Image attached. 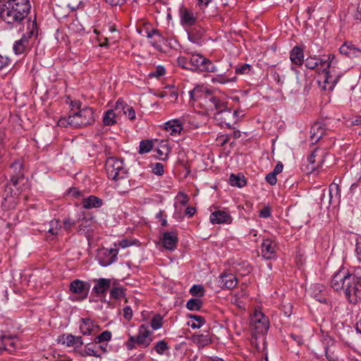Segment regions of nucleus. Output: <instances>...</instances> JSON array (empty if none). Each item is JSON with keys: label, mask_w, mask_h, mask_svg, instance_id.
I'll list each match as a JSON object with an SVG mask.
<instances>
[{"label": "nucleus", "mask_w": 361, "mask_h": 361, "mask_svg": "<svg viewBox=\"0 0 361 361\" xmlns=\"http://www.w3.org/2000/svg\"><path fill=\"white\" fill-rule=\"evenodd\" d=\"M331 287L337 292H343L350 303L361 300V279L348 270L341 269L333 276Z\"/></svg>", "instance_id": "f257e3e1"}, {"label": "nucleus", "mask_w": 361, "mask_h": 361, "mask_svg": "<svg viewBox=\"0 0 361 361\" xmlns=\"http://www.w3.org/2000/svg\"><path fill=\"white\" fill-rule=\"evenodd\" d=\"M29 0H6L1 6L0 15L8 24L21 23L30 11Z\"/></svg>", "instance_id": "f03ea898"}, {"label": "nucleus", "mask_w": 361, "mask_h": 361, "mask_svg": "<svg viewBox=\"0 0 361 361\" xmlns=\"http://www.w3.org/2000/svg\"><path fill=\"white\" fill-rule=\"evenodd\" d=\"M335 59L334 54H329L327 59L321 61L320 67L317 68V72L319 74L318 83L325 90L332 91L341 78V75L335 73L334 70V65L337 63Z\"/></svg>", "instance_id": "7ed1b4c3"}, {"label": "nucleus", "mask_w": 361, "mask_h": 361, "mask_svg": "<svg viewBox=\"0 0 361 361\" xmlns=\"http://www.w3.org/2000/svg\"><path fill=\"white\" fill-rule=\"evenodd\" d=\"M24 171L23 163L21 160H16L10 165V183L6 185L5 188L7 195L15 196L23 191L27 183Z\"/></svg>", "instance_id": "20e7f679"}, {"label": "nucleus", "mask_w": 361, "mask_h": 361, "mask_svg": "<svg viewBox=\"0 0 361 361\" xmlns=\"http://www.w3.org/2000/svg\"><path fill=\"white\" fill-rule=\"evenodd\" d=\"M152 334V331L149 330L147 324H141L138 328L137 335H130L125 342V346L128 350L135 349L137 347L146 348L153 341Z\"/></svg>", "instance_id": "39448f33"}, {"label": "nucleus", "mask_w": 361, "mask_h": 361, "mask_svg": "<svg viewBox=\"0 0 361 361\" xmlns=\"http://www.w3.org/2000/svg\"><path fill=\"white\" fill-rule=\"evenodd\" d=\"M27 29V32L13 44V49L16 54H21L26 52L30 47V42L35 39L38 35L36 20L30 21Z\"/></svg>", "instance_id": "423d86ee"}, {"label": "nucleus", "mask_w": 361, "mask_h": 361, "mask_svg": "<svg viewBox=\"0 0 361 361\" xmlns=\"http://www.w3.org/2000/svg\"><path fill=\"white\" fill-rule=\"evenodd\" d=\"M71 126L82 128L92 125L95 121L94 111L92 108L85 106L70 114Z\"/></svg>", "instance_id": "0eeeda50"}, {"label": "nucleus", "mask_w": 361, "mask_h": 361, "mask_svg": "<svg viewBox=\"0 0 361 361\" xmlns=\"http://www.w3.org/2000/svg\"><path fill=\"white\" fill-rule=\"evenodd\" d=\"M190 64L191 71L199 73H215L218 70L210 59L197 52L190 54Z\"/></svg>", "instance_id": "6e6552de"}, {"label": "nucleus", "mask_w": 361, "mask_h": 361, "mask_svg": "<svg viewBox=\"0 0 361 361\" xmlns=\"http://www.w3.org/2000/svg\"><path fill=\"white\" fill-rule=\"evenodd\" d=\"M105 169L108 178L114 180L123 179L127 174L123 160L114 157L106 159Z\"/></svg>", "instance_id": "1a4fd4ad"}, {"label": "nucleus", "mask_w": 361, "mask_h": 361, "mask_svg": "<svg viewBox=\"0 0 361 361\" xmlns=\"http://www.w3.org/2000/svg\"><path fill=\"white\" fill-rule=\"evenodd\" d=\"M178 14L180 23L183 27H192L197 24L198 14L193 9L181 6Z\"/></svg>", "instance_id": "9d476101"}, {"label": "nucleus", "mask_w": 361, "mask_h": 361, "mask_svg": "<svg viewBox=\"0 0 361 361\" xmlns=\"http://www.w3.org/2000/svg\"><path fill=\"white\" fill-rule=\"evenodd\" d=\"M118 250L117 249L102 248L98 250L97 258L102 267H107L117 260Z\"/></svg>", "instance_id": "9b49d317"}, {"label": "nucleus", "mask_w": 361, "mask_h": 361, "mask_svg": "<svg viewBox=\"0 0 361 361\" xmlns=\"http://www.w3.org/2000/svg\"><path fill=\"white\" fill-rule=\"evenodd\" d=\"M251 324L257 333H263L269 328V320L262 312H256L251 318Z\"/></svg>", "instance_id": "f8f14e48"}, {"label": "nucleus", "mask_w": 361, "mask_h": 361, "mask_svg": "<svg viewBox=\"0 0 361 361\" xmlns=\"http://www.w3.org/2000/svg\"><path fill=\"white\" fill-rule=\"evenodd\" d=\"M206 97V104L208 109L211 111H216V113L221 112L227 109V102L224 99H220L216 96H213L209 92Z\"/></svg>", "instance_id": "ddd939ff"}, {"label": "nucleus", "mask_w": 361, "mask_h": 361, "mask_svg": "<svg viewBox=\"0 0 361 361\" xmlns=\"http://www.w3.org/2000/svg\"><path fill=\"white\" fill-rule=\"evenodd\" d=\"M18 343L16 336L2 335L0 338V352L5 350L13 353L17 348Z\"/></svg>", "instance_id": "4468645a"}, {"label": "nucleus", "mask_w": 361, "mask_h": 361, "mask_svg": "<svg viewBox=\"0 0 361 361\" xmlns=\"http://www.w3.org/2000/svg\"><path fill=\"white\" fill-rule=\"evenodd\" d=\"M238 113V111L233 112L228 108L224 109L221 112L214 114V119L219 123L220 125L231 128L232 123L234 121L235 115Z\"/></svg>", "instance_id": "2eb2a0df"}, {"label": "nucleus", "mask_w": 361, "mask_h": 361, "mask_svg": "<svg viewBox=\"0 0 361 361\" xmlns=\"http://www.w3.org/2000/svg\"><path fill=\"white\" fill-rule=\"evenodd\" d=\"M340 53L350 59L361 56V47H357L352 42H344L339 49Z\"/></svg>", "instance_id": "dca6fc26"}, {"label": "nucleus", "mask_w": 361, "mask_h": 361, "mask_svg": "<svg viewBox=\"0 0 361 361\" xmlns=\"http://www.w3.org/2000/svg\"><path fill=\"white\" fill-rule=\"evenodd\" d=\"M79 328L84 336H90L99 331V326L90 318H82Z\"/></svg>", "instance_id": "f3484780"}, {"label": "nucleus", "mask_w": 361, "mask_h": 361, "mask_svg": "<svg viewBox=\"0 0 361 361\" xmlns=\"http://www.w3.org/2000/svg\"><path fill=\"white\" fill-rule=\"evenodd\" d=\"M209 219L212 224H230L232 222L233 218L228 212L217 210L210 214Z\"/></svg>", "instance_id": "a211bd4d"}, {"label": "nucleus", "mask_w": 361, "mask_h": 361, "mask_svg": "<svg viewBox=\"0 0 361 361\" xmlns=\"http://www.w3.org/2000/svg\"><path fill=\"white\" fill-rule=\"evenodd\" d=\"M162 245L169 250H174L178 242V234L176 231H166L163 233Z\"/></svg>", "instance_id": "6ab92c4d"}, {"label": "nucleus", "mask_w": 361, "mask_h": 361, "mask_svg": "<svg viewBox=\"0 0 361 361\" xmlns=\"http://www.w3.org/2000/svg\"><path fill=\"white\" fill-rule=\"evenodd\" d=\"M218 282L221 288L231 290L235 287L238 283V280L234 274L224 272L220 275Z\"/></svg>", "instance_id": "aec40b11"}, {"label": "nucleus", "mask_w": 361, "mask_h": 361, "mask_svg": "<svg viewBox=\"0 0 361 361\" xmlns=\"http://www.w3.org/2000/svg\"><path fill=\"white\" fill-rule=\"evenodd\" d=\"M262 257L266 259H271L276 256V244L269 238L264 239L261 245Z\"/></svg>", "instance_id": "412c9836"}, {"label": "nucleus", "mask_w": 361, "mask_h": 361, "mask_svg": "<svg viewBox=\"0 0 361 361\" xmlns=\"http://www.w3.org/2000/svg\"><path fill=\"white\" fill-rule=\"evenodd\" d=\"M190 27V28L187 30L188 39L192 43L200 44L205 30L199 25H195Z\"/></svg>", "instance_id": "4be33fe9"}, {"label": "nucleus", "mask_w": 361, "mask_h": 361, "mask_svg": "<svg viewBox=\"0 0 361 361\" xmlns=\"http://www.w3.org/2000/svg\"><path fill=\"white\" fill-rule=\"evenodd\" d=\"M326 128L322 122L314 123L310 129V141L312 144L317 143L325 134Z\"/></svg>", "instance_id": "5701e85b"}, {"label": "nucleus", "mask_w": 361, "mask_h": 361, "mask_svg": "<svg viewBox=\"0 0 361 361\" xmlns=\"http://www.w3.org/2000/svg\"><path fill=\"white\" fill-rule=\"evenodd\" d=\"M95 284L92 288V291L98 296L106 294V291L111 286V279L101 278L94 280Z\"/></svg>", "instance_id": "b1692460"}, {"label": "nucleus", "mask_w": 361, "mask_h": 361, "mask_svg": "<svg viewBox=\"0 0 361 361\" xmlns=\"http://www.w3.org/2000/svg\"><path fill=\"white\" fill-rule=\"evenodd\" d=\"M147 37L152 39L151 44L156 49H161V44L164 42L165 38L158 30L152 29L151 31H147Z\"/></svg>", "instance_id": "393cba45"}, {"label": "nucleus", "mask_w": 361, "mask_h": 361, "mask_svg": "<svg viewBox=\"0 0 361 361\" xmlns=\"http://www.w3.org/2000/svg\"><path fill=\"white\" fill-rule=\"evenodd\" d=\"M77 353L83 357L87 356L101 357V353H98V348L94 342L86 344L83 349L78 350Z\"/></svg>", "instance_id": "a878e982"}, {"label": "nucleus", "mask_w": 361, "mask_h": 361, "mask_svg": "<svg viewBox=\"0 0 361 361\" xmlns=\"http://www.w3.org/2000/svg\"><path fill=\"white\" fill-rule=\"evenodd\" d=\"M102 204L103 200L94 195H90L88 197L83 198L82 200V207L87 209L99 208Z\"/></svg>", "instance_id": "bb28decb"}, {"label": "nucleus", "mask_w": 361, "mask_h": 361, "mask_svg": "<svg viewBox=\"0 0 361 361\" xmlns=\"http://www.w3.org/2000/svg\"><path fill=\"white\" fill-rule=\"evenodd\" d=\"M291 62L297 66H301L304 62V53L302 48L295 46L290 52Z\"/></svg>", "instance_id": "cd10ccee"}, {"label": "nucleus", "mask_w": 361, "mask_h": 361, "mask_svg": "<svg viewBox=\"0 0 361 361\" xmlns=\"http://www.w3.org/2000/svg\"><path fill=\"white\" fill-rule=\"evenodd\" d=\"M165 129L171 135L179 134L183 129L182 122L179 119H174L165 123Z\"/></svg>", "instance_id": "c85d7f7f"}, {"label": "nucleus", "mask_w": 361, "mask_h": 361, "mask_svg": "<svg viewBox=\"0 0 361 361\" xmlns=\"http://www.w3.org/2000/svg\"><path fill=\"white\" fill-rule=\"evenodd\" d=\"M320 150L318 149H314L312 153L308 157V161L312 165V169L315 170L316 168L322 166L324 162L323 154L319 155Z\"/></svg>", "instance_id": "c756f323"}, {"label": "nucleus", "mask_w": 361, "mask_h": 361, "mask_svg": "<svg viewBox=\"0 0 361 361\" xmlns=\"http://www.w3.org/2000/svg\"><path fill=\"white\" fill-rule=\"evenodd\" d=\"M325 292L326 289L323 286L315 284L312 288V295L316 300L322 303H326L327 299Z\"/></svg>", "instance_id": "7c9ffc66"}, {"label": "nucleus", "mask_w": 361, "mask_h": 361, "mask_svg": "<svg viewBox=\"0 0 361 361\" xmlns=\"http://www.w3.org/2000/svg\"><path fill=\"white\" fill-rule=\"evenodd\" d=\"M236 79L237 78L235 76L229 77L226 73L216 74L211 78V82L213 84L226 85L228 83L235 82Z\"/></svg>", "instance_id": "2f4dec72"}, {"label": "nucleus", "mask_w": 361, "mask_h": 361, "mask_svg": "<svg viewBox=\"0 0 361 361\" xmlns=\"http://www.w3.org/2000/svg\"><path fill=\"white\" fill-rule=\"evenodd\" d=\"M118 116L115 110L109 109L104 112L102 121L104 126H111L117 123Z\"/></svg>", "instance_id": "473e14b6"}, {"label": "nucleus", "mask_w": 361, "mask_h": 361, "mask_svg": "<svg viewBox=\"0 0 361 361\" xmlns=\"http://www.w3.org/2000/svg\"><path fill=\"white\" fill-rule=\"evenodd\" d=\"M70 290L77 294L85 293L83 298H85L87 295V291H85V283L79 279H75L71 283Z\"/></svg>", "instance_id": "72a5a7b5"}, {"label": "nucleus", "mask_w": 361, "mask_h": 361, "mask_svg": "<svg viewBox=\"0 0 361 361\" xmlns=\"http://www.w3.org/2000/svg\"><path fill=\"white\" fill-rule=\"evenodd\" d=\"M193 338L195 342L200 348H204L210 344L212 341V338L207 331L204 334H196Z\"/></svg>", "instance_id": "f704fd0d"}, {"label": "nucleus", "mask_w": 361, "mask_h": 361, "mask_svg": "<svg viewBox=\"0 0 361 361\" xmlns=\"http://www.w3.org/2000/svg\"><path fill=\"white\" fill-rule=\"evenodd\" d=\"M77 224H78V233L85 234L89 231V228L92 226V221L90 219L83 217L82 219H79Z\"/></svg>", "instance_id": "c9c22d12"}, {"label": "nucleus", "mask_w": 361, "mask_h": 361, "mask_svg": "<svg viewBox=\"0 0 361 361\" xmlns=\"http://www.w3.org/2000/svg\"><path fill=\"white\" fill-rule=\"evenodd\" d=\"M169 348L170 347L168 342L163 339L156 342L151 351L152 352L154 350L157 354L162 355L165 353L166 351L169 350Z\"/></svg>", "instance_id": "e433bc0d"}, {"label": "nucleus", "mask_w": 361, "mask_h": 361, "mask_svg": "<svg viewBox=\"0 0 361 361\" xmlns=\"http://www.w3.org/2000/svg\"><path fill=\"white\" fill-rule=\"evenodd\" d=\"M230 184L232 186H235L238 188H243L246 185V180L243 176L240 174L235 175L231 174L229 178Z\"/></svg>", "instance_id": "4c0bfd02"}, {"label": "nucleus", "mask_w": 361, "mask_h": 361, "mask_svg": "<svg viewBox=\"0 0 361 361\" xmlns=\"http://www.w3.org/2000/svg\"><path fill=\"white\" fill-rule=\"evenodd\" d=\"M58 342L68 347L74 346L75 336L71 334H64L59 336Z\"/></svg>", "instance_id": "58836bf2"}, {"label": "nucleus", "mask_w": 361, "mask_h": 361, "mask_svg": "<svg viewBox=\"0 0 361 361\" xmlns=\"http://www.w3.org/2000/svg\"><path fill=\"white\" fill-rule=\"evenodd\" d=\"M190 318L195 320V322H188L192 329H199L205 323L204 318L200 315L190 314Z\"/></svg>", "instance_id": "ea45409f"}, {"label": "nucleus", "mask_w": 361, "mask_h": 361, "mask_svg": "<svg viewBox=\"0 0 361 361\" xmlns=\"http://www.w3.org/2000/svg\"><path fill=\"white\" fill-rule=\"evenodd\" d=\"M325 60L317 58L316 56H309L305 60V67L308 69H314L320 66L321 61Z\"/></svg>", "instance_id": "a19ab883"}, {"label": "nucleus", "mask_w": 361, "mask_h": 361, "mask_svg": "<svg viewBox=\"0 0 361 361\" xmlns=\"http://www.w3.org/2000/svg\"><path fill=\"white\" fill-rule=\"evenodd\" d=\"M153 147V142L149 140H142L140 142L139 153L142 154L147 153L152 150Z\"/></svg>", "instance_id": "79ce46f5"}, {"label": "nucleus", "mask_w": 361, "mask_h": 361, "mask_svg": "<svg viewBox=\"0 0 361 361\" xmlns=\"http://www.w3.org/2000/svg\"><path fill=\"white\" fill-rule=\"evenodd\" d=\"M68 29L70 31L79 33L84 30V27L80 20L78 18H74L68 25Z\"/></svg>", "instance_id": "37998d69"}, {"label": "nucleus", "mask_w": 361, "mask_h": 361, "mask_svg": "<svg viewBox=\"0 0 361 361\" xmlns=\"http://www.w3.org/2000/svg\"><path fill=\"white\" fill-rule=\"evenodd\" d=\"M163 326V317L159 314H155L150 321V326L153 330H157Z\"/></svg>", "instance_id": "c03bdc74"}, {"label": "nucleus", "mask_w": 361, "mask_h": 361, "mask_svg": "<svg viewBox=\"0 0 361 361\" xmlns=\"http://www.w3.org/2000/svg\"><path fill=\"white\" fill-rule=\"evenodd\" d=\"M111 339V332L110 331L106 330L103 331L101 334L96 336L94 339V341L97 344L102 343L104 342H108Z\"/></svg>", "instance_id": "a18cd8bd"}, {"label": "nucleus", "mask_w": 361, "mask_h": 361, "mask_svg": "<svg viewBox=\"0 0 361 361\" xmlns=\"http://www.w3.org/2000/svg\"><path fill=\"white\" fill-rule=\"evenodd\" d=\"M49 228L48 232L51 235H57L59 231L62 228L60 221L57 219H52L49 221Z\"/></svg>", "instance_id": "49530a36"}, {"label": "nucleus", "mask_w": 361, "mask_h": 361, "mask_svg": "<svg viewBox=\"0 0 361 361\" xmlns=\"http://www.w3.org/2000/svg\"><path fill=\"white\" fill-rule=\"evenodd\" d=\"M274 80L276 82L277 85L279 86H283L285 84H288L290 82V79L286 77L284 74H281L279 72H275L274 74Z\"/></svg>", "instance_id": "de8ad7c7"}, {"label": "nucleus", "mask_w": 361, "mask_h": 361, "mask_svg": "<svg viewBox=\"0 0 361 361\" xmlns=\"http://www.w3.org/2000/svg\"><path fill=\"white\" fill-rule=\"evenodd\" d=\"M202 306V302L197 298L190 299L186 304V307L190 310H198Z\"/></svg>", "instance_id": "09e8293b"}, {"label": "nucleus", "mask_w": 361, "mask_h": 361, "mask_svg": "<svg viewBox=\"0 0 361 361\" xmlns=\"http://www.w3.org/2000/svg\"><path fill=\"white\" fill-rule=\"evenodd\" d=\"M127 105L128 104L125 103L123 99L120 98L116 102L114 109L113 110H115V112L118 114V116L119 117L121 113L124 114L126 106H127Z\"/></svg>", "instance_id": "8fccbe9b"}, {"label": "nucleus", "mask_w": 361, "mask_h": 361, "mask_svg": "<svg viewBox=\"0 0 361 361\" xmlns=\"http://www.w3.org/2000/svg\"><path fill=\"white\" fill-rule=\"evenodd\" d=\"M125 295L124 290L121 287H114L110 290V296L114 299H120Z\"/></svg>", "instance_id": "3c124183"}, {"label": "nucleus", "mask_w": 361, "mask_h": 361, "mask_svg": "<svg viewBox=\"0 0 361 361\" xmlns=\"http://www.w3.org/2000/svg\"><path fill=\"white\" fill-rule=\"evenodd\" d=\"M178 65L184 68L190 70V57L187 58L185 56H179L177 59Z\"/></svg>", "instance_id": "603ef678"}, {"label": "nucleus", "mask_w": 361, "mask_h": 361, "mask_svg": "<svg viewBox=\"0 0 361 361\" xmlns=\"http://www.w3.org/2000/svg\"><path fill=\"white\" fill-rule=\"evenodd\" d=\"M63 228L67 232H71L72 228L77 224L78 221H75L70 217L66 218L63 221Z\"/></svg>", "instance_id": "864d4df0"}, {"label": "nucleus", "mask_w": 361, "mask_h": 361, "mask_svg": "<svg viewBox=\"0 0 361 361\" xmlns=\"http://www.w3.org/2000/svg\"><path fill=\"white\" fill-rule=\"evenodd\" d=\"M190 293L193 296L201 297L204 295V288L201 285H193L190 289Z\"/></svg>", "instance_id": "5fc2aeb1"}, {"label": "nucleus", "mask_w": 361, "mask_h": 361, "mask_svg": "<svg viewBox=\"0 0 361 361\" xmlns=\"http://www.w3.org/2000/svg\"><path fill=\"white\" fill-rule=\"evenodd\" d=\"M251 70V66L247 63H244L235 68L236 74H247Z\"/></svg>", "instance_id": "6e6d98bb"}, {"label": "nucleus", "mask_w": 361, "mask_h": 361, "mask_svg": "<svg viewBox=\"0 0 361 361\" xmlns=\"http://www.w3.org/2000/svg\"><path fill=\"white\" fill-rule=\"evenodd\" d=\"M245 293L243 290L241 291L240 294L235 293L231 298V302L236 305L238 307H241L243 302L240 300V297L245 295Z\"/></svg>", "instance_id": "4d7b16f0"}, {"label": "nucleus", "mask_w": 361, "mask_h": 361, "mask_svg": "<svg viewBox=\"0 0 361 361\" xmlns=\"http://www.w3.org/2000/svg\"><path fill=\"white\" fill-rule=\"evenodd\" d=\"M123 114L127 116L128 118L131 121H133L135 118V111L133 107L128 104L127 105V106H126V110H125Z\"/></svg>", "instance_id": "13d9d810"}, {"label": "nucleus", "mask_w": 361, "mask_h": 361, "mask_svg": "<svg viewBox=\"0 0 361 361\" xmlns=\"http://www.w3.org/2000/svg\"><path fill=\"white\" fill-rule=\"evenodd\" d=\"M152 171L156 175H163L164 173V165L161 163H156L152 167Z\"/></svg>", "instance_id": "bf43d9fd"}, {"label": "nucleus", "mask_w": 361, "mask_h": 361, "mask_svg": "<svg viewBox=\"0 0 361 361\" xmlns=\"http://www.w3.org/2000/svg\"><path fill=\"white\" fill-rule=\"evenodd\" d=\"M166 73L165 68L162 66H158L156 68V70L150 73V75L159 78L160 76H163Z\"/></svg>", "instance_id": "052dcab7"}, {"label": "nucleus", "mask_w": 361, "mask_h": 361, "mask_svg": "<svg viewBox=\"0 0 361 361\" xmlns=\"http://www.w3.org/2000/svg\"><path fill=\"white\" fill-rule=\"evenodd\" d=\"M271 215V209L270 207L267 206L260 210L259 216L261 218L267 219Z\"/></svg>", "instance_id": "680f3d73"}, {"label": "nucleus", "mask_w": 361, "mask_h": 361, "mask_svg": "<svg viewBox=\"0 0 361 361\" xmlns=\"http://www.w3.org/2000/svg\"><path fill=\"white\" fill-rule=\"evenodd\" d=\"M265 180L271 185H274L277 182L276 175L271 172L266 176Z\"/></svg>", "instance_id": "e2e57ef3"}, {"label": "nucleus", "mask_w": 361, "mask_h": 361, "mask_svg": "<svg viewBox=\"0 0 361 361\" xmlns=\"http://www.w3.org/2000/svg\"><path fill=\"white\" fill-rule=\"evenodd\" d=\"M334 191H335L336 195H340V191H341L340 187H339L338 184L336 183L335 181H334L329 187V194H330L331 198L332 197V193Z\"/></svg>", "instance_id": "0e129e2a"}, {"label": "nucleus", "mask_w": 361, "mask_h": 361, "mask_svg": "<svg viewBox=\"0 0 361 361\" xmlns=\"http://www.w3.org/2000/svg\"><path fill=\"white\" fill-rule=\"evenodd\" d=\"M11 63V59L6 56L0 54V70L7 67Z\"/></svg>", "instance_id": "69168bd1"}, {"label": "nucleus", "mask_w": 361, "mask_h": 361, "mask_svg": "<svg viewBox=\"0 0 361 361\" xmlns=\"http://www.w3.org/2000/svg\"><path fill=\"white\" fill-rule=\"evenodd\" d=\"M133 315V310L130 306H126L123 308V317L127 321L131 320Z\"/></svg>", "instance_id": "338daca9"}, {"label": "nucleus", "mask_w": 361, "mask_h": 361, "mask_svg": "<svg viewBox=\"0 0 361 361\" xmlns=\"http://www.w3.org/2000/svg\"><path fill=\"white\" fill-rule=\"evenodd\" d=\"M355 252L358 260L361 262V238L357 240Z\"/></svg>", "instance_id": "774afa93"}]
</instances>
